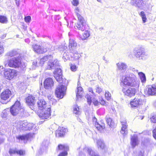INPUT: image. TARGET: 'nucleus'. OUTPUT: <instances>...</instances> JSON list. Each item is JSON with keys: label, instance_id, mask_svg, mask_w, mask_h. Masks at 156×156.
<instances>
[{"label": "nucleus", "instance_id": "1", "mask_svg": "<svg viewBox=\"0 0 156 156\" xmlns=\"http://www.w3.org/2000/svg\"><path fill=\"white\" fill-rule=\"evenodd\" d=\"M53 73L54 77L59 83L55 90V94L57 98L62 99L65 95L67 89L66 80L62 78L61 69H55Z\"/></svg>", "mask_w": 156, "mask_h": 156}, {"label": "nucleus", "instance_id": "2", "mask_svg": "<svg viewBox=\"0 0 156 156\" xmlns=\"http://www.w3.org/2000/svg\"><path fill=\"white\" fill-rule=\"evenodd\" d=\"M18 55H19V52L14 50L9 51L6 55L8 58H11L8 61V65L9 67L15 68H24L26 67L25 63H23V64H22L21 56L14 57Z\"/></svg>", "mask_w": 156, "mask_h": 156}, {"label": "nucleus", "instance_id": "3", "mask_svg": "<svg viewBox=\"0 0 156 156\" xmlns=\"http://www.w3.org/2000/svg\"><path fill=\"white\" fill-rule=\"evenodd\" d=\"M120 81V83L124 87H134L136 83L135 78L129 75L122 76Z\"/></svg>", "mask_w": 156, "mask_h": 156}, {"label": "nucleus", "instance_id": "4", "mask_svg": "<svg viewBox=\"0 0 156 156\" xmlns=\"http://www.w3.org/2000/svg\"><path fill=\"white\" fill-rule=\"evenodd\" d=\"M76 16L78 19V22L76 24L75 26L77 29L82 31L88 29L89 26L83 17L79 13L76 14Z\"/></svg>", "mask_w": 156, "mask_h": 156}, {"label": "nucleus", "instance_id": "5", "mask_svg": "<svg viewBox=\"0 0 156 156\" xmlns=\"http://www.w3.org/2000/svg\"><path fill=\"white\" fill-rule=\"evenodd\" d=\"M24 111V109L22 108L21 104L19 101H16L13 105L10 108V112L13 116L17 115L20 113H21Z\"/></svg>", "mask_w": 156, "mask_h": 156}, {"label": "nucleus", "instance_id": "6", "mask_svg": "<svg viewBox=\"0 0 156 156\" xmlns=\"http://www.w3.org/2000/svg\"><path fill=\"white\" fill-rule=\"evenodd\" d=\"M92 120L95 127L98 131L102 133L106 129V125L103 121H98L95 117L93 118Z\"/></svg>", "mask_w": 156, "mask_h": 156}, {"label": "nucleus", "instance_id": "7", "mask_svg": "<svg viewBox=\"0 0 156 156\" xmlns=\"http://www.w3.org/2000/svg\"><path fill=\"white\" fill-rule=\"evenodd\" d=\"M33 51L38 54H44L47 52L48 48L42 44H34L32 45Z\"/></svg>", "mask_w": 156, "mask_h": 156}, {"label": "nucleus", "instance_id": "8", "mask_svg": "<svg viewBox=\"0 0 156 156\" xmlns=\"http://www.w3.org/2000/svg\"><path fill=\"white\" fill-rule=\"evenodd\" d=\"M133 87H122V91L125 95L131 98L135 95L136 92V89Z\"/></svg>", "mask_w": 156, "mask_h": 156}, {"label": "nucleus", "instance_id": "9", "mask_svg": "<svg viewBox=\"0 0 156 156\" xmlns=\"http://www.w3.org/2000/svg\"><path fill=\"white\" fill-rule=\"evenodd\" d=\"M51 106L47 107L44 110L37 112L38 115L42 119H47L51 115Z\"/></svg>", "mask_w": 156, "mask_h": 156}, {"label": "nucleus", "instance_id": "10", "mask_svg": "<svg viewBox=\"0 0 156 156\" xmlns=\"http://www.w3.org/2000/svg\"><path fill=\"white\" fill-rule=\"evenodd\" d=\"M4 75L6 79L11 80L17 75V72L14 69H6L4 70Z\"/></svg>", "mask_w": 156, "mask_h": 156}, {"label": "nucleus", "instance_id": "11", "mask_svg": "<svg viewBox=\"0 0 156 156\" xmlns=\"http://www.w3.org/2000/svg\"><path fill=\"white\" fill-rule=\"evenodd\" d=\"M144 92L148 96L156 95V84L148 85L145 90Z\"/></svg>", "mask_w": 156, "mask_h": 156}, {"label": "nucleus", "instance_id": "12", "mask_svg": "<svg viewBox=\"0 0 156 156\" xmlns=\"http://www.w3.org/2000/svg\"><path fill=\"white\" fill-rule=\"evenodd\" d=\"M37 112H39L42 110H44L47 107L51 105L48 104L43 99H40L37 102Z\"/></svg>", "mask_w": 156, "mask_h": 156}, {"label": "nucleus", "instance_id": "13", "mask_svg": "<svg viewBox=\"0 0 156 156\" xmlns=\"http://www.w3.org/2000/svg\"><path fill=\"white\" fill-rule=\"evenodd\" d=\"M143 102V101L141 99L135 97L130 101V104L131 108H138L142 105Z\"/></svg>", "mask_w": 156, "mask_h": 156}, {"label": "nucleus", "instance_id": "14", "mask_svg": "<svg viewBox=\"0 0 156 156\" xmlns=\"http://www.w3.org/2000/svg\"><path fill=\"white\" fill-rule=\"evenodd\" d=\"M68 130L63 127H59L55 131V136L57 137H63L68 132Z\"/></svg>", "mask_w": 156, "mask_h": 156}, {"label": "nucleus", "instance_id": "15", "mask_svg": "<svg viewBox=\"0 0 156 156\" xmlns=\"http://www.w3.org/2000/svg\"><path fill=\"white\" fill-rule=\"evenodd\" d=\"M12 95V93L11 90L9 89H6L1 93L0 95L1 99L4 101L8 100Z\"/></svg>", "mask_w": 156, "mask_h": 156}, {"label": "nucleus", "instance_id": "16", "mask_svg": "<svg viewBox=\"0 0 156 156\" xmlns=\"http://www.w3.org/2000/svg\"><path fill=\"white\" fill-rule=\"evenodd\" d=\"M54 85V81L51 78H48L44 82V87L46 89L51 88Z\"/></svg>", "mask_w": 156, "mask_h": 156}, {"label": "nucleus", "instance_id": "17", "mask_svg": "<svg viewBox=\"0 0 156 156\" xmlns=\"http://www.w3.org/2000/svg\"><path fill=\"white\" fill-rule=\"evenodd\" d=\"M25 100L26 103L29 106L34 105L36 101L35 97L31 94H29Z\"/></svg>", "mask_w": 156, "mask_h": 156}, {"label": "nucleus", "instance_id": "18", "mask_svg": "<svg viewBox=\"0 0 156 156\" xmlns=\"http://www.w3.org/2000/svg\"><path fill=\"white\" fill-rule=\"evenodd\" d=\"M88 93L85 96V98L87 99V101L88 103L90 105L92 102V96L91 95V94H92L93 95L95 96V94L94 91V90L92 88L89 87L88 88L87 90Z\"/></svg>", "mask_w": 156, "mask_h": 156}, {"label": "nucleus", "instance_id": "19", "mask_svg": "<svg viewBox=\"0 0 156 156\" xmlns=\"http://www.w3.org/2000/svg\"><path fill=\"white\" fill-rule=\"evenodd\" d=\"M134 53L136 58H139L144 54V48L141 47L136 48L134 50Z\"/></svg>", "mask_w": 156, "mask_h": 156}, {"label": "nucleus", "instance_id": "20", "mask_svg": "<svg viewBox=\"0 0 156 156\" xmlns=\"http://www.w3.org/2000/svg\"><path fill=\"white\" fill-rule=\"evenodd\" d=\"M83 89L81 87H78L77 88L76 92V98L77 100L81 99L83 96Z\"/></svg>", "mask_w": 156, "mask_h": 156}, {"label": "nucleus", "instance_id": "21", "mask_svg": "<svg viewBox=\"0 0 156 156\" xmlns=\"http://www.w3.org/2000/svg\"><path fill=\"white\" fill-rule=\"evenodd\" d=\"M97 145L98 148L101 150L105 149L106 147L104 141L101 140H99L97 141Z\"/></svg>", "mask_w": 156, "mask_h": 156}, {"label": "nucleus", "instance_id": "22", "mask_svg": "<svg viewBox=\"0 0 156 156\" xmlns=\"http://www.w3.org/2000/svg\"><path fill=\"white\" fill-rule=\"evenodd\" d=\"M57 61L52 60V59L48 61V63L47 69H51L55 67L57 65Z\"/></svg>", "mask_w": 156, "mask_h": 156}, {"label": "nucleus", "instance_id": "23", "mask_svg": "<svg viewBox=\"0 0 156 156\" xmlns=\"http://www.w3.org/2000/svg\"><path fill=\"white\" fill-rule=\"evenodd\" d=\"M121 123L122 125L121 132L123 134H125L127 132V126L126 125V121L124 120L121 122Z\"/></svg>", "mask_w": 156, "mask_h": 156}, {"label": "nucleus", "instance_id": "24", "mask_svg": "<svg viewBox=\"0 0 156 156\" xmlns=\"http://www.w3.org/2000/svg\"><path fill=\"white\" fill-rule=\"evenodd\" d=\"M53 58L52 55H45L41 59L40 61L41 63L43 64L46 61H49L52 59Z\"/></svg>", "mask_w": 156, "mask_h": 156}, {"label": "nucleus", "instance_id": "25", "mask_svg": "<svg viewBox=\"0 0 156 156\" xmlns=\"http://www.w3.org/2000/svg\"><path fill=\"white\" fill-rule=\"evenodd\" d=\"M27 125V122L25 121H19L17 122V127L21 129L26 128Z\"/></svg>", "mask_w": 156, "mask_h": 156}, {"label": "nucleus", "instance_id": "26", "mask_svg": "<svg viewBox=\"0 0 156 156\" xmlns=\"http://www.w3.org/2000/svg\"><path fill=\"white\" fill-rule=\"evenodd\" d=\"M29 138V135L28 134L19 135L16 137V138L19 140H28Z\"/></svg>", "mask_w": 156, "mask_h": 156}, {"label": "nucleus", "instance_id": "27", "mask_svg": "<svg viewBox=\"0 0 156 156\" xmlns=\"http://www.w3.org/2000/svg\"><path fill=\"white\" fill-rule=\"evenodd\" d=\"M69 150V147L67 146L61 144H59L57 147L58 151Z\"/></svg>", "mask_w": 156, "mask_h": 156}, {"label": "nucleus", "instance_id": "28", "mask_svg": "<svg viewBox=\"0 0 156 156\" xmlns=\"http://www.w3.org/2000/svg\"><path fill=\"white\" fill-rule=\"evenodd\" d=\"M131 145L132 147L134 148L136 145L138 144L137 142V139L135 137H132L131 139Z\"/></svg>", "mask_w": 156, "mask_h": 156}, {"label": "nucleus", "instance_id": "29", "mask_svg": "<svg viewBox=\"0 0 156 156\" xmlns=\"http://www.w3.org/2000/svg\"><path fill=\"white\" fill-rule=\"evenodd\" d=\"M106 121L107 124L110 126L112 127L114 125V122L111 118L107 117L106 118Z\"/></svg>", "mask_w": 156, "mask_h": 156}, {"label": "nucleus", "instance_id": "30", "mask_svg": "<svg viewBox=\"0 0 156 156\" xmlns=\"http://www.w3.org/2000/svg\"><path fill=\"white\" fill-rule=\"evenodd\" d=\"M8 18L6 16L0 15V23H7Z\"/></svg>", "mask_w": 156, "mask_h": 156}, {"label": "nucleus", "instance_id": "31", "mask_svg": "<svg viewBox=\"0 0 156 156\" xmlns=\"http://www.w3.org/2000/svg\"><path fill=\"white\" fill-rule=\"evenodd\" d=\"M90 35L89 31H85L82 36L80 38L82 40H84L90 36Z\"/></svg>", "mask_w": 156, "mask_h": 156}, {"label": "nucleus", "instance_id": "32", "mask_svg": "<svg viewBox=\"0 0 156 156\" xmlns=\"http://www.w3.org/2000/svg\"><path fill=\"white\" fill-rule=\"evenodd\" d=\"M140 78L143 82H145L146 79L144 74L142 72H139L138 73Z\"/></svg>", "mask_w": 156, "mask_h": 156}, {"label": "nucleus", "instance_id": "33", "mask_svg": "<svg viewBox=\"0 0 156 156\" xmlns=\"http://www.w3.org/2000/svg\"><path fill=\"white\" fill-rule=\"evenodd\" d=\"M117 65L118 69L120 70H122L125 69L126 68V65L124 63H118L117 64Z\"/></svg>", "mask_w": 156, "mask_h": 156}, {"label": "nucleus", "instance_id": "34", "mask_svg": "<svg viewBox=\"0 0 156 156\" xmlns=\"http://www.w3.org/2000/svg\"><path fill=\"white\" fill-rule=\"evenodd\" d=\"M140 15L142 17L143 22L145 23L147 19L144 12L143 11H141L140 12Z\"/></svg>", "mask_w": 156, "mask_h": 156}, {"label": "nucleus", "instance_id": "35", "mask_svg": "<svg viewBox=\"0 0 156 156\" xmlns=\"http://www.w3.org/2000/svg\"><path fill=\"white\" fill-rule=\"evenodd\" d=\"M77 45L76 43L73 40H71L69 41V48H72L76 47Z\"/></svg>", "mask_w": 156, "mask_h": 156}, {"label": "nucleus", "instance_id": "36", "mask_svg": "<svg viewBox=\"0 0 156 156\" xmlns=\"http://www.w3.org/2000/svg\"><path fill=\"white\" fill-rule=\"evenodd\" d=\"M105 96L106 99L108 101L111 98V94L108 91L105 92Z\"/></svg>", "mask_w": 156, "mask_h": 156}, {"label": "nucleus", "instance_id": "37", "mask_svg": "<svg viewBox=\"0 0 156 156\" xmlns=\"http://www.w3.org/2000/svg\"><path fill=\"white\" fill-rule=\"evenodd\" d=\"M135 4L136 6L140 7L143 4V0H136Z\"/></svg>", "mask_w": 156, "mask_h": 156}, {"label": "nucleus", "instance_id": "38", "mask_svg": "<svg viewBox=\"0 0 156 156\" xmlns=\"http://www.w3.org/2000/svg\"><path fill=\"white\" fill-rule=\"evenodd\" d=\"M17 154L20 156L24 155L25 154V151L23 150H17Z\"/></svg>", "mask_w": 156, "mask_h": 156}, {"label": "nucleus", "instance_id": "39", "mask_svg": "<svg viewBox=\"0 0 156 156\" xmlns=\"http://www.w3.org/2000/svg\"><path fill=\"white\" fill-rule=\"evenodd\" d=\"M150 119L151 122L156 123V114L153 115L151 117Z\"/></svg>", "mask_w": 156, "mask_h": 156}, {"label": "nucleus", "instance_id": "40", "mask_svg": "<svg viewBox=\"0 0 156 156\" xmlns=\"http://www.w3.org/2000/svg\"><path fill=\"white\" fill-rule=\"evenodd\" d=\"M79 108L77 105H75L73 108V112L76 114H78L79 112Z\"/></svg>", "mask_w": 156, "mask_h": 156}, {"label": "nucleus", "instance_id": "41", "mask_svg": "<svg viewBox=\"0 0 156 156\" xmlns=\"http://www.w3.org/2000/svg\"><path fill=\"white\" fill-rule=\"evenodd\" d=\"M24 20L26 22L29 23L31 20V17L29 16H27L25 17Z\"/></svg>", "mask_w": 156, "mask_h": 156}, {"label": "nucleus", "instance_id": "42", "mask_svg": "<svg viewBox=\"0 0 156 156\" xmlns=\"http://www.w3.org/2000/svg\"><path fill=\"white\" fill-rule=\"evenodd\" d=\"M99 104L103 105H104L106 104V101L102 97L101 99H99Z\"/></svg>", "mask_w": 156, "mask_h": 156}, {"label": "nucleus", "instance_id": "43", "mask_svg": "<svg viewBox=\"0 0 156 156\" xmlns=\"http://www.w3.org/2000/svg\"><path fill=\"white\" fill-rule=\"evenodd\" d=\"M70 69L73 71H75L76 70L77 67L75 64H71Z\"/></svg>", "mask_w": 156, "mask_h": 156}, {"label": "nucleus", "instance_id": "44", "mask_svg": "<svg viewBox=\"0 0 156 156\" xmlns=\"http://www.w3.org/2000/svg\"><path fill=\"white\" fill-rule=\"evenodd\" d=\"M9 153L10 154H17V150L10 149H9Z\"/></svg>", "mask_w": 156, "mask_h": 156}, {"label": "nucleus", "instance_id": "45", "mask_svg": "<svg viewBox=\"0 0 156 156\" xmlns=\"http://www.w3.org/2000/svg\"><path fill=\"white\" fill-rule=\"evenodd\" d=\"M72 3L73 5L74 6H77L79 4L78 0H73Z\"/></svg>", "mask_w": 156, "mask_h": 156}, {"label": "nucleus", "instance_id": "46", "mask_svg": "<svg viewBox=\"0 0 156 156\" xmlns=\"http://www.w3.org/2000/svg\"><path fill=\"white\" fill-rule=\"evenodd\" d=\"M92 101L93 104L95 106H97L99 105V101H98V100L93 98Z\"/></svg>", "mask_w": 156, "mask_h": 156}, {"label": "nucleus", "instance_id": "47", "mask_svg": "<svg viewBox=\"0 0 156 156\" xmlns=\"http://www.w3.org/2000/svg\"><path fill=\"white\" fill-rule=\"evenodd\" d=\"M67 154L68 153L66 151H64L60 153L58 156H66Z\"/></svg>", "mask_w": 156, "mask_h": 156}, {"label": "nucleus", "instance_id": "48", "mask_svg": "<svg viewBox=\"0 0 156 156\" xmlns=\"http://www.w3.org/2000/svg\"><path fill=\"white\" fill-rule=\"evenodd\" d=\"M96 91L97 93H100L102 91V89L99 87H98L96 88Z\"/></svg>", "mask_w": 156, "mask_h": 156}, {"label": "nucleus", "instance_id": "49", "mask_svg": "<svg viewBox=\"0 0 156 156\" xmlns=\"http://www.w3.org/2000/svg\"><path fill=\"white\" fill-rule=\"evenodd\" d=\"M152 135L153 137L156 140V128L153 129L152 131Z\"/></svg>", "mask_w": 156, "mask_h": 156}, {"label": "nucleus", "instance_id": "50", "mask_svg": "<svg viewBox=\"0 0 156 156\" xmlns=\"http://www.w3.org/2000/svg\"><path fill=\"white\" fill-rule=\"evenodd\" d=\"M50 101H51V102L52 104H55L57 102L56 100L53 98H51V99L50 100Z\"/></svg>", "mask_w": 156, "mask_h": 156}, {"label": "nucleus", "instance_id": "51", "mask_svg": "<svg viewBox=\"0 0 156 156\" xmlns=\"http://www.w3.org/2000/svg\"><path fill=\"white\" fill-rule=\"evenodd\" d=\"M3 48L2 46H0V55L3 52Z\"/></svg>", "mask_w": 156, "mask_h": 156}, {"label": "nucleus", "instance_id": "52", "mask_svg": "<svg viewBox=\"0 0 156 156\" xmlns=\"http://www.w3.org/2000/svg\"><path fill=\"white\" fill-rule=\"evenodd\" d=\"M75 12H76V14L77 13H78V12H80V10L78 7H76L75 10Z\"/></svg>", "mask_w": 156, "mask_h": 156}, {"label": "nucleus", "instance_id": "53", "mask_svg": "<svg viewBox=\"0 0 156 156\" xmlns=\"http://www.w3.org/2000/svg\"><path fill=\"white\" fill-rule=\"evenodd\" d=\"M138 156H144V152L140 151L139 154Z\"/></svg>", "mask_w": 156, "mask_h": 156}, {"label": "nucleus", "instance_id": "54", "mask_svg": "<svg viewBox=\"0 0 156 156\" xmlns=\"http://www.w3.org/2000/svg\"><path fill=\"white\" fill-rule=\"evenodd\" d=\"M97 1L99 2H101V0H97Z\"/></svg>", "mask_w": 156, "mask_h": 156}, {"label": "nucleus", "instance_id": "55", "mask_svg": "<svg viewBox=\"0 0 156 156\" xmlns=\"http://www.w3.org/2000/svg\"><path fill=\"white\" fill-rule=\"evenodd\" d=\"M94 156H98V155H95Z\"/></svg>", "mask_w": 156, "mask_h": 156}]
</instances>
